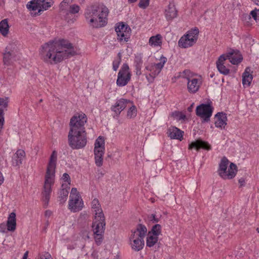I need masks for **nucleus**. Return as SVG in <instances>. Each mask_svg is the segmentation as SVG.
I'll list each match as a JSON object with an SVG mask.
<instances>
[{"label":"nucleus","mask_w":259,"mask_h":259,"mask_svg":"<svg viewBox=\"0 0 259 259\" xmlns=\"http://www.w3.org/2000/svg\"><path fill=\"white\" fill-rule=\"evenodd\" d=\"M226 114H215L214 118V124L216 127L221 128H225L227 124Z\"/></svg>","instance_id":"obj_25"},{"label":"nucleus","mask_w":259,"mask_h":259,"mask_svg":"<svg viewBox=\"0 0 259 259\" xmlns=\"http://www.w3.org/2000/svg\"><path fill=\"white\" fill-rule=\"evenodd\" d=\"M171 117L174 120L180 121L181 123H183L187 120L185 114H171Z\"/></svg>","instance_id":"obj_38"},{"label":"nucleus","mask_w":259,"mask_h":259,"mask_svg":"<svg viewBox=\"0 0 259 259\" xmlns=\"http://www.w3.org/2000/svg\"><path fill=\"white\" fill-rule=\"evenodd\" d=\"M28 251H26L24 254V255L23 256V258L22 259H27V257H28Z\"/></svg>","instance_id":"obj_54"},{"label":"nucleus","mask_w":259,"mask_h":259,"mask_svg":"<svg viewBox=\"0 0 259 259\" xmlns=\"http://www.w3.org/2000/svg\"><path fill=\"white\" fill-rule=\"evenodd\" d=\"M83 202L80 197L70 198L69 202V209L73 212H77L80 210L83 207Z\"/></svg>","instance_id":"obj_17"},{"label":"nucleus","mask_w":259,"mask_h":259,"mask_svg":"<svg viewBox=\"0 0 259 259\" xmlns=\"http://www.w3.org/2000/svg\"><path fill=\"white\" fill-rule=\"evenodd\" d=\"M199 29L197 28L188 31L180 39L178 44L182 48H187L193 46L198 38Z\"/></svg>","instance_id":"obj_9"},{"label":"nucleus","mask_w":259,"mask_h":259,"mask_svg":"<svg viewBox=\"0 0 259 259\" xmlns=\"http://www.w3.org/2000/svg\"><path fill=\"white\" fill-rule=\"evenodd\" d=\"M200 116L202 122H208L212 114H197Z\"/></svg>","instance_id":"obj_44"},{"label":"nucleus","mask_w":259,"mask_h":259,"mask_svg":"<svg viewBox=\"0 0 259 259\" xmlns=\"http://www.w3.org/2000/svg\"><path fill=\"white\" fill-rule=\"evenodd\" d=\"M51 214V212L49 210H46L45 212L46 215H50Z\"/></svg>","instance_id":"obj_55"},{"label":"nucleus","mask_w":259,"mask_h":259,"mask_svg":"<svg viewBox=\"0 0 259 259\" xmlns=\"http://www.w3.org/2000/svg\"><path fill=\"white\" fill-rule=\"evenodd\" d=\"M150 0H140L138 4L139 7L142 9H146L149 5Z\"/></svg>","instance_id":"obj_43"},{"label":"nucleus","mask_w":259,"mask_h":259,"mask_svg":"<svg viewBox=\"0 0 259 259\" xmlns=\"http://www.w3.org/2000/svg\"><path fill=\"white\" fill-rule=\"evenodd\" d=\"M130 3H133L136 2L137 0H128Z\"/></svg>","instance_id":"obj_57"},{"label":"nucleus","mask_w":259,"mask_h":259,"mask_svg":"<svg viewBox=\"0 0 259 259\" xmlns=\"http://www.w3.org/2000/svg\"><path fill=\"white\" fill-rule=\"evenodd\" d=\"M6 226L4 223L0 224V232L5 233L6 232Z\"/></svg>","instance_id":"obj_51"},{"label":"nucleus","mask_w":259,"mask_h":259,"mask_svg":"<svg viewBox=\"0 0 259 259\" xmlns=\"http://www.w3.org/2000/svg\"><path fill=\"white\" fill-rule=\"evenodd\" d=\"M57 160V153L54 150L52 152L50 157L45 176L44 190L42 192V200L44 202L45 207H47L48 205L52 192V186L55 182Z\"/></svg>","instance_id":"obj_3"},{"label":"nucleus","mask_w":259,"mask_h":259,"mask_svg":"<svg viewBox=\"0 0 259 259\" xmlns=\"http://www.w3.org/2000/svg\"><path fill=\"white\" fill-rule=\"evenodd\" d=\"M127 118H132L133 117H132V114H127Z\"/></svg>","instance_id":"obj_58"},{"label":"nucleus","mask_w":259,"mask_h":259,"mask_svg":"<svg viewBox=\"0 0 259 259\" xmlns=\"http://www.w3.org/2000/svg\"><path fill=\"white\" fill-rule=\"evenodd\" d=\"M94 153L96 165L98 167L102 166L103 163V156L105 150H94Z\"/></svg>","instance_id":"obj_29"},{"label":"nucleus","mask_w":259,"mask_h":259,"mask_svg":"<svg viewBox=\"0 0 259 259\" xmlns=\"http://www.w3.org/2000/svg\"><path fill=\"white\" fill-rule=\"evenodd\" d=\"M158 237L148 233V236L146 240L147 246L149 247H152L154 245H157V247L156 248L155 251L157 250L161 246V243L159 242H158Z\"/></svg>","instance_id":"obj_26"},{"label":"nucleus","mask_w":259,"mask_h":259,"mask_svg":"<svg viewBox=\"0 0 259 259\" xmlns=\"http://www.w3.org/2000/svg\"><path fill=\"white\" fill-rule=\"evenodd\" d=\"M253 2H254L256 5H259V0H251Z\"/></svg>","instance_id":"obj_56"},{"label":"nucleus","mask_w":259,"mask_h":259,"mask_svg":"<svg viewBox=\"0 0 259 259\" xmlns=\"http://www.w3.org/2000/svg\"><path fill=\"white\" fill-rule=\"evenodd\" d=\"M69 192L66 189H62L60 190V196H59V201L61 203H64L68 196Z\"/></svg>","instance_id":"obj_37"},{"label":"nucleus","mask_w":259,"mask_h":259,"mask_svg":"<svg viewBox=\"0 0 259 259\" xmlns=\"http://www.w3.org/2000/svg\"><path fill=\"white\" fill-rule=\"evenodd\" d=\"M42 102V99H40V100H39V103H41V102Z\"/></svg>","instance_id":"obj_61"},{"label":"nucleus","mask_w":259,"mask_h":259,"mask_svg":"<svg viewBox=\"0 0 259 259\" xmlns=\"http://www.w3.org/2000/svg\"><path fill=\"white\" fill-rule=\"evenodd\" d=\"M42 57L44 61L57 64L63 60L76 54V49L69 41L61 39L50 41L41 47Z\"/></svg>","instance_id":"obj_1"},{"label":"nucleus","mask_w":259,"mask_h":259,"mask_svg":"<svg viewBox=\"0 0 259 259\" xmlns=\"http://www.w3.org/2000/svg\"><path fill=\"white\" fill-rule=\"evenodd\" d=\"M126 107L128 108L127 113H134L137 112L136 107L133 105L132 102L129 100H128V104Z\"/></svg>","instance_id":"obj_40"},{"label":"nucleus","mask_w":259,"mask_h":259,"mask_svg":"<svg viewBox=\"0 0 259 259\" xmlns=\"http://www.w3.org/2000/svg\"><path fill=\"white\" fill-rule=\"evenodd\" d=\"M62 179L64 180V182H68L70 181V177L68 175V174L66 173H64L63 175Z\"/></svg>","instance_id":"obj_50"},{"label":"nucleus","mask_w":259,"mask_h":259,"mask_svg":"<svg viewBox=\"0 0 259 259\" xmlns=\"http://www.w3.org/2000/svg\"><path fill=\"white\" fill-rule=\"evenodd\" d=\"M217 113H219V114H221V113H224L223 112H218Z\"/></svg>","instance_id":"obj_63"},{"label":"nucleus","mask_w":259,"mask_h":259,"mask_svg":"<svg viewBox=\"0 0 259 259\" xmlns=\"http://www.w3.org/2000/svg\"><path fill=\"white\" fill-rule=\"evenodd\" d=\"M90 232L88 230L83 229L79 233V235L82 237L83 239L86 240L90 238L89 236Z\"/></svg>","instance_id":"obj_41"},{"label":"nucleus","mask_w":259,"mask_h":259,"mask_svg":"<svg viewBox=\"0 0 259 259\" xmlns=\"http://www.w3.org/2000/svg\"><path fill=\"white\" fill-rule=\"evenodd\" d=\"M211 148V146L207 142L203 141L201 140H197L194 142H192L189 145L188 147L189 150L195 149L197 151L200 149L209 150Z\"/></svg>","instance_id":"obj_16"},{"label":"nucleus","mask_w":259,"mask_h":259,"mask_svg":"<svg viewBox=\"0 0 259 259\" xmlns=\"http://www.w3.org/2000/svg\"><path fill=\"white\" fill-rule=\"evenodd\" d=\"M239 183L240 185V186H242L244 185L245 183V180L243 178H241L239 180Z\"/></svg>","instance_id":"obj_53"},{"label":"nucleus","mask_w":259,"mask_h":259,"mask_svg":"<svg viewBox=\"0 0 259 259\" xmlns=\"http://www.w3.org/2000/svg\"><path fill=\"white\" fill-rule=\"evenodd\" d=\"M162 36L158 34L155 36H151L149 40V43L151 46L154 47L160 46L162 44Z\"/></svg>","instance_id":"obj_32"},{"label":"nucleus","mask_w":259,"mask_h":259,"mask_svg":"<svg viewBox=\"0 0 259 259\" xmlns=\"http://www.w3.org/2000/svg\"><path fill=\"white\" fill-rule=\"evenodd\" d=\"M227 59H229L230 62L234 64H239L242 60L241 55L239 52L232 51L225 55Z\"/></svg>","instance_id":"obj_21"},{"label":"nucleus","mask_w":259,"mask_h":259,"mask_svg":"<svg viewBox=\"0 0 259 259\" xmlns=\"http://www.w3.org/2000/svg\"><path fill=\"white\" fill-rule=\"evenodd\" d=\"M115 31L117 35V39L121 42H127L130 37L131 29L127 25L123 23H119L115 27Z\"/></svg>","instance_id":"obj_13"},{"label":"nucleus","mask_w":259,"mask_h":259,"mask_svg":"<svg viewBox=\"0 0 259 259\" xmlns=\"http://www.w3.org/2000/svg\"><path fill=\"white\" fill-rule=\"evenodd\" d=\"M193 74L189 70H185L182 72L180 73L179 77H183L189 80L194 78Z\"/></svg>","instance_id":"obj_35"},{"label":"nucleus","mask_w":259,"mask_h":259,"mask_svg":"<svg viewBox=\"0 0 259 259\" xmlns=\"http://www.w3.org/2000/svg\"><path fill=\"white\" fill-rule=\"evenodd\" d=\"M194 108V103H192L190 106L187 108V111L189 112H192Z\"/></svg>","instance_id":"obj_52"},{"label":"nucleus","mask_w":259,"mask_h":259,"mask_svg":"<svg viewBox=\"0 0 259 259\" xmlns=\"http://www.w3.org/2000/svg\"><path fill=\"white\" fill-rule=\"evenodd\" d=\"M128 100L123 99L118 100L113 107V111L116 113H120L124 109L126 108Z\"/></svg>","instance_id":"obj_28"},{"label":"nucleus","mask_w":259,"mask_h":259,"mask_svg":"<svg viewBox=\"0 0 259 259\" xmlns=\"http://www.w3.org/2000/svg\"><path fill=\"white\" fill-rule=\"evenodd\" d=\"M167 134L171 139H183V132L175 126H171L168 130Z\"/></svg>","instance_id":"obj_23"},{"label":"nucleus","mask_w":259,"mask_h":259,"mask_svg":"<svg viewBox=\"0 0 259 259\" xmlns=\"http://www.w3.org/2000/svg\"><path fill=\"white\" fill-rule=\"evenodd\" d=\"M108 13L109 10L106 7L103 5L95 4L87 7L84 15L86 20L91 26L99 28L106 24Z\"/></svg>","instance_id":"obj_2"},{"label":"nucleus","mask_w":259,"mask_h":259,"mask_svg":"<svg viewBox=\"0 0 259 259\" xmlns=\"http://www.w3.org/2000/svg\"><path fill=\"white\" fill-rule=\"evenodd\" d=\"M256 230L257 232L258 233H259V228H256Z\"/></svg>","instance_id":"obj_59"},{"label":"nucleus","mask_w":259,"mask_h":259,"mask_svg":"<svg viewBox=\"0 0 259 259\" xmlns=\"http://www.w3.org/2000/svg\"><path fill=\"white\" fill-rule=\"evenodd\" d=\"M229 162L228 159L226 157H224L220 163L219 175L224 179H232L235 177L237 171V167L233 163H230L227 170Z\"/></svg>","instance_id":"obj_5"},{"label":"nucleus","mask_w":259,"mask_h":259,"mask_svg":"<svg viewBox=\"0 0 259 259\" xmlns=\"http://www.w3.org/2000/svg\"><path fill=\"white\" fill-rule=\"evenodd\" d=\"M105 225V218L94 219L92 229L95 241L97 245H100L103 241Z\"/></svg>","instance_id":"obj_7"},{"label":"nucleus","mask_w":259,"mask_h":259,"mask_svg":"<svg viewBox=\"0 0 259 259\" xmlns=\"http://www.w3.org/2000/svg\"><path fill=\"white\" fill-rule=\"evenodd\" d=\"M72 3V0H64L60 4V7L63 9L64 7Z\"/></svg>","instance_id":"obj_48"},{"label":"nucleus","mask_w":259,"mask_h":259,"mask_svg":"<svg viewBox=\"0 0 259 259\" xmlns=\"http://www.w3.org/2000/svg\"><path fill=\"white\" fill-rule=\"evenodd\" d=\"M114 259H119V257L118 256H116V258Z\"/></svg>","instance_id":"obj_62"},{"label":"nucleus","mask_w":259,"mask_h":259,"mask_svg":"<svg viewBox=\"0 0 259 259\" xmlns=\"http://www.w3.org/2000/svg\"><path fill=\"white\" fill-rule=\"evenodd\" d=\"M259 12V10L257 9H255L254 10L251 11L250 12V15L252 16V17L255 20H257V16L258 12Z\"/></svg>","instance_id":"obj_47"},{"label":"nucleus","mask_w":259,"mask_h":259,"mask_svg":"<svg viewBox=\"0 0 259 259\" xmlns=\"http://www.w3.org/2000/svg\"><path fill=\"white\" fill-rule=\"evenodd\" d=\"M79 7L78 5H72L70 7V12L72 14H75L79 12Z\"/></svg>","instance_id":"obj_45"},{"label":"nucleus","mask_w":259,"mask_h":259,"mask_svg":"<svg viewBox=\"0 0 259 259\" xmlns=\"http://www.w3.org/2000/svg\"><path fill=\"white\" fill-rule=\"evenodd\" d=\"M227 60L225 54L222 55L217 61V66L220 73L224 75H227L230 72V70L225 65V61Z\"/></svg>","instance_id":"obj_18"},{"label":"nucleus","mask_w":259,"mask_h":259,"mask_svg":"<svg viewBox=\"0 0 259 259\" xmlns=\"http://www.w3.org/2000/svg\"><path fill=\"white\" fill-rule=\"evenodd\" d=\"M166 61V58L162 56L160 59L159 63L154 64L151 66V69L150 70L151 73L147 76V78L149 82H152L155 76L160 72Z\"/></svg>","instance_id":"obj_14"},{"label":"nucleus","mask_w":259,"mask_h":259,"mask_svg":"<svg viewBox=\"0 0 259 259\" xmlns=\"http://www.w3.org/2000/svg\"><path fill=\"white\" fill-rule=\"evenodd\" d=\"M175 113H180V114H181L182 112H176Z\"/></svg>","instance_id":"obj_64"},{"label":"nucleus","mask_w":259,"mask_h":259,"mask_svg":"<svg viewBox=\"0 0 259 259\" xmlns=\"http://www.w3.org/2000/svg\"><path fill=\"white\" fill-rule=\"evenodd\" d=\"M150 218L151 219V220L153 222V223H157L159 221V219L157 218L156 217V215L154 214H151Z\"/></svg>","instance_id":"obj_49"},{"label":"nucleus","mask_w":259,"mask_h":259,"mask_svg":"<svg viewBox=\"0 0 259 259\" xmlns=\"http://www.w3.org/2000/svg\"><path fill=\"white\" fill-rule=\"evenodd\" d=\"M178 15V12L174 3H170L165 10V16L167 20H171Z\"/></svg>","instance_id":"obj_20"},{"label":"nucleus","mask_w":259,"mask_h":259,"mask_svg":"<svg viewBox=\"0 0 259 259\" xmlns=\"http://www.w3.org/2000/svg\"><path fill=\"white\" fill-rule=\"evenodd\" d=\"M94 150H105V140L103 137L99 136L97 139Z\"/></svg>","instance_id":"obj_33"},{"label":"nucleus","mask_w":259,"mask_h":259,"mask_svg":"<svg viewBox=\"0 0 259 259\" xmlns=\"http://www.w3.org/2000/svg\"><path fill=\"white\" fill-rule=\"evenodd\" d=\"M77 197H79V193L77 192V189L75 188H73L71 189L70 198H76Z\"/></svg>","instance_id":"obj_46"},{"label":"nucleus","mask_w":259,"mask_h":259,"mask_svg":"<svg viewBox=\"0 0 259 259\" xmlns=\"http://www.w3.org/2000/svg\"><path fill=\"white\" fill-rule=\"evenodd\" d=\"M20 58L18 47L15 42H10L6 47L3 53V62L4 64L9 65L12 61H16Z\"/></svg>","instance_id":"obj_8"},{"label":"nucleus","mask_w":259,"mask_h":259,"mask_svg":"<svg viewBox=\"0 0 259 259\" xmlns=\"http://www.w3.org/2000/svg\"><path fill=\"white\" fill-rule=\"evenodd\" d=\"M131 78V74L127 64H123L118 73L116 80L117 85L123 87L126 85Z\"/></svg>","instance_id":"obj_12"},{"label":"nucleus","mask_w":259,"mask_h":259,"mask_svg":"<svg viewBox=\"0 0 259 259\" xmlns=\"http://www.w3.org/2000/svg\"><path fill=\"white\" fill-rule=\"evenodd\" d=\"M213 111L212 102H210L207 104H201L198 106L196 109V113H212Z\"/></svg>","instance_id":"obj_22"},{"label":"nucleus","mask_w":259,"mask_h":259,"mask_svg":"<svg viewBox=\"0 0 259 259\" xmlns=\"http://www.w3.org/2000/svg\"><path fill=\"white\" fill-rule=\"evenodd\" d=\"M92 209L95 219L105 218L103 210L98 199L95 198L92 202Z\"/></svg>","instance_id":"obj_15"},{"label":"nucleus","mask_w":259,"mask_h":259,"mask_svg":"<svg viewBox=\"0 0 259 259\" xmlns=\"http://www.w3.org/2000/svg\"><path fill=\"white\" fill-rule=\"evenodd\" d=\"M118 115H119V114H116V116H114V118H117V117H118Z\"/></svg>","instance_id":"obj_60"},{"label":"nucleus","mask_w":259,"mask_h":259,"mask_svg":"<svg viewBox=\"0 0 259 259\" xmlns=\"http://www.w3.org/2000/svg\"><path fill=\"white\" fill-rule=\"evenodd\" d=\"M86 114H75L70 119L69 131L76 132L78 131L85 132L84 124L87 122Z\"/></svg>","instance_id":"obj_10"},{"label":"nucleus","mask_w":259,"mask_h":259,"mask_svg":"<svg viewBox=\"0 0 259 259\" xmlns=\"http://www.w3.org/2000/svg\"><path fill=\"white\" fill-rule=\"evenodd\" d=\"M147 232V228L142 224L138 225L134 230H132L130 237V244L132 249L136 251H139L143 248L144 239Z\"/></svg>","instance_id":"obj_4"},{"label":"nucleus","mask_w":259,"mask_h":259,"mask_svg":"<svg viewBox=\"0 0 259 259\" xmlns=\"http://www.w3.org/2000/svg\"><path fill=\"white\" fill-rule=\"evenodd\" d=\"M10 26L8 19L2 20L0 22V33L4 37L8 36L9 33Z\"/></svg>","instance_id":"obj_30"},{"label":"nucleus","mask_w":259,"mask_h":259,"mask_svg":"<svg viewBox=\"0 0 259 259\" xmlns=\"http://www.w3.org/2000/svg\"><path fill=\"white\" fill-rule=\"evenodd\" d=\"M7 227L8 231L14 232L16 228V215L14 212H11L8 218Z\"/></svg>","instance_id":"obj_24"},{"label":"nucleus","mask_w":259,"mask_h":259,"mask_svg":"<svg viewBox=\"0 0 259 259\" xmlns=\"http://www.w3.org/2000/svg\"><path fill=\"white\" fill-rule=\"evenodd\" d=\"M200 82L198 80L195 78H193L188 81L187 88L190 93H196L200 87Z\"/></svg>","instance_id":"obj_27"},{"label":"nucleus","mask_w":259,"mask_h":259,"mask_svg":"<svg viewBox=\"0 0 259 259\" xmlns=\"http://www.w3.org/2000/svg\"><path fill=\"white\" fill-rule=\"evenodd\" d=\"M149 234L153 235L158 237L161 233V226L159 224H156L154 225L150 231L148 232Z\"/></svg>","instance_id":"obj_34"},{"label":"nucleus","mask_w":259,"mask_h":259,"mask_svg":"<svg viewBox=\"0 0 259 259\" xmlns=\"http://www.w3.org/2000/svg\"><path fill=\"white\" fill-rule=\"evenodd\" d=\"M252 75L250 74V68H246L245 70L242 75V83L243 85L246 84L247 86H249L252 80Z\"/></svg>","instance_id":"obj_31"},{"label":"nucleus","mask_w":259,"mask_h":259,"mask_svg":"<svg viewBox=\"0 0 259 259\" xmlns=\"http://www.w3.org/2000/svg\"><path fill=\"white\" fill-rule=\"evenodd\" d=\"M51 1L50 0H32L27 5V7L31 11L37 10V14H38L51 7L53 2ZM36 14V13H35Z\"/></svg>","instance_id":"obj_11"},{"label":"nucleus","mask_w":259,"mask_h":259,"mask_svg":"<svg viewBox=\"0 0 259 259\" xmlns=\"http://www.w3.org/2000/svg\"><path fill=\"white\" fill-rule=\"evenodd\" d=\"M8 99L0 98V113H3V112L6 110L8 107Z\"/></svg>","instance_id":"obj_36"},{"label":"nucleus","mask_w":259,"mask_h":259,"mask_svg":"<svg viewBox=\"0 0 259 259\" xmlns=\"http://www.w3.org/2000/svg\"><path fill=\"white\" fill-rule=\"evenodd\" d=\"M25 156V152L23 150H18L12 157V165L14 166H19L22 164Z\"/></svg>","instance_id":"obj_19"},{"label":"nucleus","mask_w":259,"mask_h":259,"mask_svg":"<svg viewBox=\"0 0 259 259\" xmlns=\"http://www.w3.org/2000/svg\"><path fill=\"white\" fill-rule=\"evenodd\" d=\"M37 259H53V257L50 253L45 252L41 254H39Z\"/></svg>","instance_id":"obj_42"},{"label":"nucleus","mask_w":259,"mask_h":259,"mask_svg":"<svg viewBox=\"0 0 259 259\" xmlns=\"http://www.w3.org/2000/svg\"><path fill=\"white\" fill-rule=\"evenodd\" d=\"M121 54L119 53L118 54V58L115 59L113 62V68L114 71H116L119 67V64L121 61Z\"/></svg>","instance_id":"obj_39"},{"label":"nucleus","mask_w":259,"mask_h":259,"mask_svg":"<svg viewBox=\"0 0 259 259\" xmlns=\"http://www.w3.org/2000/svg\"><path fill=\"white\" fill-rule=\"evenodd\" d=\"M69 145L73 149H80L84 147L87 144L86 132L69 131L68 134Z\"/></svg>","instance_id":"obj_6"}]
</instances>
